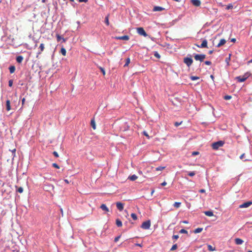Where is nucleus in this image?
<instances>
[{
	"instance_id": "29",
	"label": "nucleus",
	"mask_w": 252,
	"mask_h": 252,
	"mask_svg": "<svg viewBox=\"0 0 252 252\" xmlns=\"http://www.w3.org/2000/svg\"><path fill=\"white\" fill-rule=\"evenodd\" d=\"M56 36H57L58 41H60L62 39L63 40V42L65 41V39H64L63 38H62L61 36L59 34H57L56 35Z\"/></svg>"
},
{
	"instance_id": "55",
	"label": "nucleus",
	"mask_w": 252,
	"mask_h": 252,
	"mask_svg": "<svg viewBox=\"0 0 252 252\" xmlns=\"http://www.w3.org/2000/svg\"><path fill=\"white\" fill-rule=\"evenodd\" d=\"M198 154V152H193L192 153V155H197Z\"/></svg>"
},
{
	"instance_id": "51",
	"label": "nucleus",
	"mask_w": 252,
	"mask_h": 252,
	"mask_svg": "<svg viewBox=\"0 0 252 252\" xmlns=\"http://www.w3.org/2000/svg\"><path fill=\"white\" fill-rule=\"evenodd\" d=\"M244 157H245V154H243L242 155H241V156L240 157V159H243L244 158Z\"/></svg>"
},
{
	"instance_id": "13",
	"label": "nucleus",
	"mask_w": 252,
	"mask_h": 252,
	"mask_svg": "<svg viewBox=\"0 0 252 252\" xmlns=\"http://www.w3.org/2000/svg\"><path fill=\"white\" fill-rule=\"evenodd\" d=\"M192 4L195 6H199L201 4V1L200 0H191Z\"/></svg>"
},
{
	"instance_id": "25",
	"label": "nucleus",
	"mask_w": 252,
	"mask_h": 252,
	"mask_svg": "<svg viewBox=\"0 0 252 252\" xmlns=\"http://www.w3.org/2000/svg\"><path fill=\"white\" fill-rule=\"evenodd\" d=\"M208 250L210 252H213L215 250V247H213L212 246L210 245H208L207 246Z\"/></svg>"
},
{
	"instance_id": "3",
	"label": "nucleus",
	"mask_w": 252,
	"mask_h": 252,
	"mask_svg": "<svg viewBox=\"0 0 252 252\" xmlns=\"http://www.w3.org/2000/svg\"><path fill=\"white\" fill-rule=\"evenodd\" d=\"M206 56L205 54H195L194 56V58L196 61H199L202 62L206 58Z\"/></svg>"
},
{
	"instance_id": "4",
	"label": "nucleus",
	"mask_w": 252,
	"mask_h": 252,
	"mask_svg": "<svg viewBox=\"0 0 252 252\" xmlns=\"http://www.w3.org/2000/svg\"><path fill=\"white\" fill-rule=\"evenodd\" d=\"M151 226V221L150 220L143 222L141 226L144 229H148Z\"/></svg>"
},
{
	"instance_id": "20",
	"label": "nucleus",
	"mask_w": 252,
	"mask_h": 252,
	"mask_svg": "<svg viewBox=\"0 0 252 252\" xmlns=\"http://www.w3.org/2000/svg\"><path fill=\"white\" fill-rule=\"evenodd\" d=\"M138 178L137 176L135 175H133L132 176H130L128 177V179L131 181H134L136 180Z\"/></svg>"
},
{
	"instance_id": "44",
	"label": "nucleus",
	"mask_w": 252,
	"mask_h": 252,
	"mask_svg": "<svg viewBox=\"0 0 252 252\" xmlns=\"http://www.w3.org/2000/svg\"><path fill=\"white\" fill-rule=\"evenodd\" d=\"M8 85L9 87H12V85H13V80H9L8 81Z\"/></svg>"
},
{
	"instance_id": "33",
	"label": "nucleus",
	"mask_w": 252,
	"mask_h": 252,
	"mask_svg": "<svg viewBox=\"0 0 252 252\" xmlns=\"http://www.w3.org/2000/svg\"><path fill=\"white\" fill-rule=\"evenodd\" d=\"M178 248L177 244H174L172 246V248L170 249L171 251H173L176 250Z\"/></svg>"
},
{
	"instance_id": "58",
	"label": "nucleus",
	"mask_w": 252,
	"mask_h": 252,
	"mask_svg": "<svg viewBox=\"0 0 252 252\" xmlns=\"http://www.w3.org/2000/svg\"><path fill=\"white\" fill-rule=\"evenodd\" d=\"M144 134L146 136H147V137H149V135H148V134L146 132H144Z\"/></svg>"
},
{
	"instance_id": "42",
	"label": "nucleus",
	"mask_w": 252,
	"mask_h": 252,
	"mask_svg": "<svg viewBox=\"0 0 252 252\" xmlns=\"http://www.w3.org/2000/svg\"><path fill=\"white\" fill-rule=\"evenodd\" d=\"M180 233H185V234H187L188 233V231L184 229H182L180 230Z\"/></svg>"
},
{
	"instance_id": "63",
	"label": "nucleus",
	"mask_w": 252,
	"mask_h": 252,
	"mask_svg": "<svg viewBox=\"0 0 252 252\" xmlns=\"http://www.w3.org/2000/svg\"><path fill=\"white\" fill-rule=\"evenodd\" d=\"M15 151H16V149H14L13 150H12V153H15Z\"/></svg>"
},
{
	"instance_id": "1",
	"label": "nucleus",
	"mask_w": 252,
	"mask_h": 252,
	"mask_svg": "<svg viewBox=\"0 0 252 252\" xmlns=\"http://www.w3.org/2000/svg\"><path fill=\"white\" fill-rule=\"evenodd\" d=\"M251 74L249 72H246L243 76H237L235 78L239 82H243L250 76Z\"/></svg>"
},
{
	"instance_id": "19",
	"label": "nucleus",
	"mask_w": 252,
	"mask_h": 252,
	"mask_svg": "<svg viewBox=\"0 0 252 252\" xmlns=\"http://www.w3.org/2000/svg\"><path fill=\"white\" fill-rule=\"evenodd\" d=\"M23 57L22 56H18L16 58V61L18 63H21L23 61Z\"/></svg>"
},
{
	"instance_id": "21",
	"label": "nucleus",
	"mask_w": 252,
	"mask_h": 252,
	"mask_svg": "<svg viewBox=\"0 0 252 252\" xmlns=\"http://www.w3.org/2000/svg\"><path fill=\"white\" fill-rule=\"evenodd\" d=\"M204 214L205 215L208 217H212L214 215L213 212L210 211H205L204 212Z\"/></svg>"
},
{
	"instance_id": "18",
	"label": "nucleus",
	"mask_w": 252,
	"mask_h": 252,
	"mask_svg": "<svg viewBox=\"0 0 252 252\" xmlns=\"http://www.w3.org/2000/svg\"><path fill=\"white\" fill-rule=\"evenodd\" d=\"M6 107L7 111L10 110L11 106H10V101L9 100H7L6 101Z\"/></svg>"
},
{
	"instance_id": "32",
	"label": "nucleus",
	"mask_w": 252,
	"mask_h": 252,
	"mask_svg": "<svg viewBox=\"0 0 252 252\" xmlns=\"http://www.w3.org/2000/svg\"><path fill=\"white\" fill-rule=\"evenodd\" d=\"M130 62V59L129 58H127L126 59V63L124 65V66L125 67L127 66L128 65V64H129Z\"/></svg>"
},
{
	"instance_id": "39",
	"label": "nucleus",
	"mask_w": 252,
	"mask_h": 252,
	"mask_svg": "<svg viewBox=\"0 0 252 252\" xmlns=\"http://www.w3.org/2000/svg\"><path fill=\"white\" fill-rule=\"evenodd\" d=\"M232 96L231 95H226L224 96V99L225 100H229L231 98Z\"/></svg>"
},
{
	"instance_id": "22",
	"label": "nucleus",
	"mask_w": 252,
	"mask_h": 252,
	"mask_svg": "<svg viewBox=\"0 0 252 252\" xmlns=\"http://www.w3.org/2000/svg\"><path fill=\"white\" fill-rule=\"evenodd\" d=\"M91 125L94 129L96 128V125L94 119L91 120Z\"/></svg>"
},
{
	"instance_id": "5",
	"label": "nucleus",
	"mask_w": 252,
	"mask_h": 252,
	"mask_svg": "<svg viewBox=\"0 0 252 252\" xmlns=\"http://www.w3.org/2000/svg\"><path fill=\"white\" fill-rule=\"evenodd\" d=\"M136 31L137 33L140 35H143L144 37H146L148 36V34H147L144 29L142 27L137 28L136 29Z\"/></svg>"
},
{
	"instance_id": "24",
	"label": "nucleus",
	"mask_w": 252,
	"mask_h": 252,
	"mask_svg": "<svg viewBox=\"0 0 252 252\" xmlns=\"http://www.w3.org/2000/svg\"><path fill=\"white\" fill-rule=\"evenodd\" d=\"M116 223L118 227H121L122 226V222L119 219L116 220Z\"/></svg>"
},
{
	"instance_id": "56",
	"label": "nucleus",
	"mask_w": 252,
	"mask_h": 252,
	"mask_svg": "<svg viewBox=\"0 0 252 252\" xmlns=\"http://www.w3.org/2000/svg\"><path fill=\"white\" fill-rule=\"evenodd\" d=\"M64 181L65 182V183H66V184H69V182L68 181V180L67 179H64Z\"/></svg>"
},
{
	"instance_id": "64",
	"label": "nucleus",
	"mask_w": 252,
	"mask_h": 252,
	"mask_svg": "<svg viewBox=\"0 0 252 252\" xmlns=\"http://www.w3.org/2000/svg\"><path fill=\"white\" fill-rule=\"evenodd\" d=\"M154 190H153L152 191V192H151V194H152L154 193Z\"/></svg>"
},
{
	"instance_id": "41",
	"label": "nucleus",
	"mask_w": 252,
	"mask_h": 252,
	"mask_svg": "<svg viewBox=\"0 0 252 252\" xmlns=\"http://www.w3.org/2000/svg\"><path fill=\"white\" fill-rule=\"evenodd\" d=\"M195 174V172L194 171L189 172L188 173V175L190 177L194 176Z\"/></svg>"
},
{
	"instance_id": "48",
	"label": "nucleus",
	"mask_w": 252,
	"mask_h": 252,
	"mask_svg": "<svg viewBox=\"0 0 252 252\" xmlns=\"http://www.w3.org/2000/svg\"><path fill=\"white\" fill-rule=\"evenodd\" d=\"M182 123V122H180V123H179V122H175V124H174V126L176 127L178 126H180Z\"/></svg>"
},
{
	"instance_id": "57",
	"label": "nucleus",
	"mask_w": 252,
	"mask_h": 252,
	"mask_svg": "<svg viewBox=\"0 0 252 252\" xmlns=\"http://www.w3.org/2000/svg\"><path fill=\"white\" fill-rule=\"evenodd\" d=\"M236 39L235 38H232L231 39V41L233 42H235L236 41Z\"/></svg>"
},
{
	"instance_id": "8",
	"label": "nucleus",
	"mask_w": 252,
	"mask_h": 252,
	"mask_svg": "<svg viewBox=\"0 0 252 252\" xmlns=\"http://www.w3.org/2000/svg\"><path fill=\"white\" fill-rule=\"evenodd\" d=\"M129 128V126L126 122L123 123L121 126V130L125 131L128 130Z\"/></svg>"
},
{
	"instance_id": "27",
	"label": "nucleus",
	"mask_w": 252,
	"mask_h": 252,
	"mask_svg": "<svg viewBox=\"0 0 252 252\" xmlns=\"http://www.w3.org/2000/svg\"><path fill=\"white\" fill-rule=\"evenodd\" d=\"M61 53L63 56H65L66 53L65 49L63 47H62L61 49Z\"/></svg>"
},
{
	"instance_id": "26",
	"label": "nucleus",
	"mask_w": 252,
	"mask_h": 252,
	"mask_svg": "<svg viewBox=\"0 0 252 252\" xmlns=\"http://www.w3.org/2000/svg\"><path fill=\"white\" fill-rule=\"evenodd\" d=\"M181 202H176L174 203V204H173V206L176 208H179L180 206H181Z\"/></svg>"
},
{
	"instance_id": "62",
	"label": "nucleus",
	"mask_w": 252,
	"mask_h": 252,
	"mask_svg": "<svg viewBox=\"0 0 252 252\" xmlns=\"http://www.w3.org/2000/svg\"><path fill=\"white\" fill-rule=\"evenodd\" d=\"M210 77H211V78L212 79H213L214 78V76H213V75H211Z\"/></svg>"
},
{
	"instance_id": "54",
	"label": "nucleus",
	"mask_w": 252,
	"mask_h": 252,
	"mask_svg": "<svg viewBox=\"0 0 252 252\" xmlns=\"http://www.w3.org/2000/svg\"><path fill=\"white\" fill-rule=\"evenodd\" d=\"M25 101V98H23L22 100V105H23L24 104Z\"/></svg>"
},
{
	"instance_id": "36",
	"label": "nucleus",
	"mask_w": 252,
	"mask_h": 252,
	"mask_svg": "<svg viewBox=\"0 0 252 252\" xmlns=\"http://www.w3.org/2000/svg\"><path fill=\"white\" fill-rule=\"evenodd\" d=\"M105 22L106 23V24L107 25V26H109V18H108V15L105 18Z\"/></svg>"
},
{
	"instance_id": "16",
	"label": "nucleus",
	"mask_w": 252,
	"mask_h": 252,
	"mask_svg": "<svg viewBox=\"0 0 252 252\" xmlns=\"http://www.w3.org/2000/svg\"><path fill=\"white\" fill-rule=\"evenodd\" d=\"M226 43V40L224 39H221L220 41V42L217 45L218 47H220L222 45H223Z\"/></svg>"
},
{
	"instance_id": "49",
	"label": "nucleus",
	"mask_w": 252,
	"mask_h": 252,
	"mask_svg": "<svg viewBox=\"0 0 252 252\" xmlns=\"http://www.w3.org/2000/svg\"><path fill=\"white\" fill-rule=\"evenodd\" d=\"M120 237H121V236H118L116 237L115 238L114 241H115V242H117V241L119 240V239H120Z\"/></svg>"
},
{
	"instance_id": "43",
	"label": "nucleus",
	"mask_w": 252,
	"mask_h": 252,
	"mask_svg": "<svg viewBox=\"0 0 252 252\" xmlns=\"http://www.w3.org/2000/svg\"><path fill=\"white\" fill-rule=\"evenodd\" d=\"M52 166H53L54 167L56 168H57V169L60 168L59 166L57 163H53V164H52Z\"/></svg>"
},
{
	"instance_id": "12",
	"label": "nucleus",
	"mask_w": 252,
	"mask_h": 252,
	"mask_svg": "<svg viewBox=\"0 0 252 252\" xmlns=\"http://www.w3.org/2000/svg\"><path fill=\"white\" fill-rule=\"evenodd\" d=\"M164 9H165V8L159 6H155L153 8V11H161L164 10Z\"/></svg>"
},
{
	"instance_id": "11",
	"label": "nucleus",
	"mask_w": 252,
	"mask_h": 252,
	"mask_svg": "<svg viewBox=\"0 0 252 252\" xmlns=\"http://www.w3.org/2000/svg\"><path fill=\"white\" fill-rule=\"evenodd\" d=\"M116 206L117 209L120 211L124 209V204L120 202L116 203Z\"/></svg>"
},
{
	"instance_id": "6",
	"label": "nucleus",
	"mask_w": 252,
	"mask_h": 252,
	"mask_svg": "<svg viewBox=\"0 0 252 252\" xmlns=\"http://www.w3.org/2000/svg\"><path fill=\"white\" fill-rule=\"evenodd\" d=\"M184 63L186 64V65L189 67L193 63V60L191 58L186 57L184 59Z\"/></svg>"
},
{
	"instance_id": "17",
	"label": "nucleus",
	"mask_w": 252,
	"mask_h": 252,
	"mask_svg": "<svg viewBox=\"0 0 252 252\" xmlns=\"http://www.w3.org/2000/svg\"><path fill=\"white\" fill-rule=\"evenodd\" d=\"M235 242L237 245H241L243 243L244 241L240 238H236L235 239Z\"/></svg>"
},
{
	"instance_id": "14",
	"label": "nucleus",
	"mask_w": 252,
	"mask_h": 252,
	"mask_svg": "<svg viewBox=\"0 0 252 252\" xmlns=\"http://www.w3.org/2000/svg\"><path fill=\"white\" fill-rule=\"evenodd\" d=\"M100 208L103 211L106 212H108L109 211L108 208L106 206V205L104 204H102L100 207Z\"/></svg>"
},
{
	"instance_id": "2",
	"label": "nucleus",
	"mask_w": 252,
	"mask_h": 252,
	"mask_svg": "<svg viewBox=\"0 0 252 252\" xmlns=\"http://www.w3.org/2000/svg\"><path fill=\"white\" fill-rule=\"evenodd\" d=\"M224 142L222 141H219L212 144V148L214 150H218L220 147H222Z\"/></svg>"
},
{
	"instance_id": "37",
	"label": "nucleus",
	"mask_w": 252,
	"mask_h": 252,
	"mask_svg": "<svg viewBox=\"0 0 252 252\" xmlns=\"http://www.w3.org/2000/svg\"><path fill=\"white\" fill-rule=\"evenodd\" d=\"M17 191L19 193H22L23 192V188L21 187L18 188Z\"/></svg>"
},
{
	"instance_id": "38",
	"label": "nucleus",
	"mask_w": 252,
	"mask_h": 252,
	"mask_svg": "<svg viewBox=\"0 0 252 252\" xmlns=\"http://www.w3.org/2000/svg\"><path fill=\"white\" fill-rule=\"evenodd\" d=\"M99 68L100 70V71H101V72L102 73L103 75L104 76L105 75V71L104 68H103L101 66H99Z\"/></svg>"
},
{
	"instance_id": "59",
	"label": "nucleus",
	"mask_w": 252,
	"mask_h": 252,
	"mask_svg": "<svg viewBox=\"0 0 252 252\" xmlns=\"http://www.w3.org/2000/svg\"><path fill=\"white\" fill-rule=\"evenodd\" d=\"M213 50H210V51H209L208 53H209V54H212L213 53Z\"/></svg>"
},
{
	"instance_id": "31",
	"label": "nucleus",
	"mask_w": 252,
	"mask_h": 252,
	"mask_svg": "<svg viewBox=\"0 0 252 252\" xmlns=\"http://www.w3.org/2000/svg\"><path fill=\"white\" fill-rule=\"evenodd\" d=\"M165 167L164 166H158L156 168V171H162L164 169H165Z\"/></svg>"
},
{
	"instance_id": "7",
	"label": "nucleus",
	"mask_w": 252,
	"mask_h": 252,
	"mask_svg": "<svg viewBox=\"0 0 252 252\" xmlns=\"http://www.w3.org/2000/svg\"><path fill=\"white\" fill-rule=\"evenodd\" d=\"M207 44H208L207 40L206 39H204L202 41V42L201 44V45H198L197 44H195V45L199 48H208Z\"/></svg>"
},
{
	"instance_id": "15",
	"label": "nucleus",
	"mask_w": 252,
	"mask_h": 252,
	"mask_svg": "<svg viewBox=\"0 0 252 252\" xmlns=\"http://www.w3.org/2000/svg\"><path fill=\"white\" fill-rule=\"evenodd\" d=\"M118 39L128 40L129 39V37L128 35H124L116 37Z\"/></svg>"
},
{
	"instance_id": "50",
	"label": "nucleus",
	"mask_w": 252,
	"mask_h": 252,
	"mask_svg": "<svg viewBox=\"0 0 252 252\" xmlns=\"http://www.w3.org/2000/svg\"><path fill=\"white\" fill-rule=\"evenodd\" d=\"M88 0H79L80 2H87Z\"/></svg>"
},
{
	"instance_id": "10",
	"label": "nucleus",
	"mask_w": 252,
	"mask_h": 252,
	"mask_svg": "<svg viewBox=\"0 0 252 252\" xmlns=\"http://www.w3.org/2000/svg\"><path fill=\"white\" fill-rule=\"evenodd\" d=\"M44 45L43 43H41L39 47V51L37 53L36 58L38 57V56L41 54L42 52H43L44 50Z\"/></svg>"
},
{
	"instance_id": "35",
	"label": "nucleus",
	"mask_w": 252,
	"mask_h": 252,
	"mask_svg": "<svg viewBox=\"0 0 252 252\" xmlns=\"http://www.w3.org/2000/svg\"><path fill=\"white\" fill-rule=\"evenodd\" d=\"M190 79L192 81H194L197 79H199V77L195 76H191L190 77Z\"/></svg>"
},
{
	"instance_id": "61",
	"label": "nucleus",
	"mask_w": 252,
	"mask_h": 252,
	"mask_svg": "<svg viewBox=\"0 0 252 252\" xmlns=\"http://www.w3.org/2000/svg\"><path fill=\"white\" fill-rule=\"evenodd\" d=\"M136 246H139V247H141V244H135Z\"/></svg>"
},
{
	"instance_id": "53",
	"label": "nucleus",
	"mask_w": 252,
	"mask_h": 252,
	"mask_svg": "<svg viewBox=\"0 0 252 252\" xmlns=\"http://www.w3.org/2000/svg\"><path fill=\"white\" fill-rule=\"evenodd\" d=\"M199 192L201 193H204L205 192V190L204 189H201L199 190Z\"/></svg>"
},
{
	"instance_id": "34",
	"label": "nucleus",
	"mask_w": 252,
	"mask_h": 252,
	"mask_svg": "<svg viewBox=\"0 0 252 252\" xmlns=\"http://www.w3.org/2000/svg\"><path fill=\"white\" fill-rule=\"evenodd\" d=\"M131 217L132 218V219L134 220H135L137 219V215L134 213H132L131 214Z\"/></svg>"
},
{
	"instance_id": "40",
	"label": "nucleus",
	"mask_w": 252,
	"mask_h": 252,
	"mask_svg": "<svg viewBox=\"0 0 252 252\" xmlns=\"http://www.w3.org/2000/svg\"><path fill=\"white\" fill-rule=\"evenodd\" d=\"M154 56L158 59H159L160 57V55L157 52H155Z\"/></svg>"
},
{
	"instance_id": "23",
	"label": "nucleus",
	"mask_w": 252,
	"mask_h": 252,
	"mask_svg": "<svg viewBox=\"0 0 252 252\" xmlns=\"http://www.w3.org/2000/svg\"><path fill=\"white\" fill-rule=\"evenodd\" d=\"M9 71H10V73H13L14 72V71L15 70V67L13 65L10 66L9 67Z\"/></svg>"
},
{
	"instance_id": "46",
	"label": "nucleus",
	"mask_w": 252,
	"mask_h": 252,
	"mask_svg": "<svg viewBox=\"0 0 252 252\" xmlns=\"http://www.w3.org/2000/svg\"><path fill=\"white\" fill-rule=\"evenodd\" d=\"M172 238L176 240L179 238V236L178 235H174L172 236Z\"/></svg>"
},
{
	"instance_id": "60",
	"label": "nucleus",
	"mask_w": 252,
	"mask_h": 252,
	"mask_svg": "<svg viewBox=\"0 0 252 252\" xmlns=\"http://www.w3.org/2000/svg\"><path fill=\"white\" fill-rule=\"evenodd\" d=\"M183 222L184 223H186V224L188 223V222L187 221H186V220H184V221H183Z\"/></svg>"
},
{
	"instance_id": "28",
	"label": "nucleus",
	"mask_w": 252,
	"mask_h": 252,
	"mask_svg": "<svg viewBox=\"0 0 252 252\" xmlns=\"http://www.w3.org/2000/svg\"><path fill=\"white\" fill-rule=\"evenodd\" d=\"M202 230H203L202 228H197L194 230V232L195 233H198L201 232L202 231Z\"/></svg>"
},
{
	"instance_id": "52",
	"label": "nucleus",
	"mask_w": 252,
	"mask_h": 252,
	"mask_svg": "<svg viewBox=\"0 0 252 252\" xmlns=\"http://www.w3.org/2000/svg\"><path fill=\"white\" fill-rule=\"evenodd\" d=\"M166 184H167V183L164 181L161 184V185L162 186H164L166 185Z\"/></svg>"
},
{
	"instance_id": "45",
	"label": "nucleus",
	"mask_w": 252,
	"mask_h": 252,
	"mask_svg": "<svg viewBox=\"0 0 252 252\" xmlns=\"http://www.w3.org/2000/svg\"><path fill=\"white\" fill-rule=\"evenodd\" d=\"M53 154L54 156L55 157H56V158H58V157H59V154H58V153H57V152H56V151L53 152Z\"/></svg>"
},
{
	"instance_id": "9",
	"label": "nucleus",
	"mask_w": 252,
	"mask_h": 252,
	"mask_svg": "<svg viewBox=\"0 0 252 252\" xmlns=\"http://www.w3.org/2000/svg\"><path fill=\"white\" fill-rule=\"evenodd\" d=\"M252 204V202L248 201V202H245V203H243L242 204L240 205L239 206V208H247V207H249Z\"/></svg>"
},
{
	"instance_id": "30",
	"label": "nucleus",
	"mask_w": 252,
	"mask_h": 252,
	"mask_svg": "<svg viewBox=\"0 0 252 252\" xmlns=\"http://www.w3.org/2000/svg\"><path fill=\"white\" fill-rule=\"evenodd\" d=\"M233 7V6L232 4L229 3V4H228L226 6L225 9L226 10H229L230 9H232Z\"/></svg>"
},
{
	"instance_id": "47",
	"label": "nucleus",
	"mask_w": 252,
	"mask_h": 252,
	"mask_svg": "<svg viewBox=\"0 0 252 252\" xmlns=\"http://www.w3.org/2000/svg\"><path fill=\"white\" fill-rule=\"evenodd\" d=\"M204 63H205V64L208 65H211V64H212L211 62H210V61H205V62H204Z\"/></svg>"
}]
</instances>
